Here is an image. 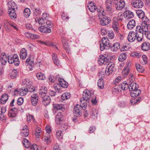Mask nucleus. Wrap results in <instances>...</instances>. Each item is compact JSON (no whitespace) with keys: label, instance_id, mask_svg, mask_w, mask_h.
Listing matches in <instances>:
<instances>
[{"label":"nucleus","instance_id":"obj_21","mask_svg":"<svg viewBox=\"0 0 150 150\" xmlns=\"http://www.w3.org/2000/svg\"><path fill=\"white\" fill-rule=\"evenodd\" d=\"M27 54L26 50L23 48L21 50L20 54V57L22 59L26 58Z\"/></svg>","mask_w":150,"mask_h":150},{"label":"nucleus","instance_id":"obj_57","mask_svg":"<svg viewBox=\"0 0 150 150\" xmlns=\"http://www.w3.org/2000/svg\"><path fill=\"white\" fill-rule=\"evenodd\" d=\"M91 102L93 104H96L97 102V101L96 100V97L95 96H93L91 98Z\"/></svg>","mask_w":150,"mask_h":150},{"label":"nucleus","instance_id":"obj_14","mask_svg":"<svg viewBox=\"0 0 150 150\" xmlns=\"http://www.w3.org/2000/svg\"><path fill=\"white\" fill-rule=\"evenodd\" d=\"M4 23L5 25L7 27H8V28L10 27H12L14 29L17 30H18V29L16 26V24L14 23L11 22H8L7 20H5L4 21Z\"/></svg>","mask_w":150,"mask_h":150},{"label":"nucleus","instance_id":"obj_22","mask_svg":"<svg viewBox=\"0 0 150 150\" xmlns=\"http://www.w3.org/2000/svg\"><path fill=\"white\" fill-rule=\"evenodd\" d=\"M124 15L128 18H132L134 17V13L132 11L129 10L125 11Z\"/></svg>","mask_w":150,"mask_h":150},{"label":"nucleus","instance_id":"obj_28","mask_svg":"<svg viewBox=\"0 0 150 150\" xmlns=\"http://www.w3.org/2000/svg\"><path fill=\"white\" fill-rule=\"evenodd\" d=\"M135 25V21L132 19L129 22L127 25V28L128 29L131 30Z\"/></svg>","mask_w":150,"mask_h":150},{"label":"nucleus","instance_id":"obj_26","mask_svg":"<svg viewBox=\"0 0 150 150\" xmlns=\"http://www.w3.org/2000/svg\"><path fill=\"white\" fill-rule=\"evenodd\" d=\"M142 49L144 51H147L150 49V44L149 42H144L141 46Z\"/></svg>","mask_w":150,"mask_h":150},{"label":"nucleus","instance_id":"obj_17","mask_svg":"<svg viewBox=\"0 0 150 150\" xmlns=\"http://www.w3.org/2000/svg\"><path fill=\"white\" fill-rule=\"evenodd\" d=\"M14 92L15 93H16V94L19 93L20 96H24L27 94V92L26 90V88H22L20 89L19 91L17 89L15 90Z\"/></svg>","mask_w":150,"mask_h":150},{"label":"nucleus","instance_id":"obj_2","mask_svg":"<svg viewBox=\"0 0 150 150\" xmlns=\"http://www.w3.org/2000/svg\"><path fill=\"white\" fill-rule=\"evenodd\" d=\"M47 92V88L45 87H44L42 91L40 90L39 92L40 96L42 98V103L45 106L49 105L51 101L50 98L49 96L46 95Z\"/></svg>","mask_w":150,"mask_h":150},{"label":"nucleus","instance_id":"obj_1","mask_svg":"<svg viewBox=\"0 0 150 150\" xmlns=\"http://www.w3.org/2000/svg\"><path fill=\"white\" fill-rule=\"evenodd\" d=\"M144 23H142L141 26L138 25L137 26L135 30L136 38L138 41L139 42L142 41L143 35L147 33V28L144 27Z\"/></svg>","mask_w":150,"mask_h":150},{"label":"nucleus","instance_id":"obj_8","mask_svg":"<svg viewBox=\"0 0 150 150\" xmlns=\"http://www.w3.org/2000/svg\"><path fill=\"white\" fill-rule=\"evenodd\" d=\"M114 69V65L112 63H108L106 67L105 70V74L107 75H109L112 73Z\"/></svg>","mask_w":150,"mask_h":150},{"label":"nucleus","instance_id":"obj_7","mask_svg":"<svg viewBox=\"0 0 150 150\" xmlns=\"http://www.w3.org/2000/svg\"><path fill=\"white\" fill-rule=\"evenodd\" d=\"M81 106L79 104H77L74 108V117L73 119L74 121L76 119V117H80L81 115V112H80V109L81 108Z\"/></svg>","mask_w":150,"mask_h":150},{"label":"nucleus","instance_id":"obj_50","mask_svg":"<svg viewBox=\"0 0 150 150\" xmlns=\"http://www.w3.org/2000/svg\"><path fill=\"white\" fill-rule=\"evenodd\" d=\"M23 102V99L21 97L18 99L17 100V104L18 105H21Z\"/></svg>","mask_w":150,"mask_h":150},{"label":"nucleus","instance_id":"obj_52","mask_svg":"<svg viewBox=\"0 0 150 150\" xmlns=\"http://www.w3.org/2000/svg\"><path fill=\"white\" fill-rule=\"evenodd\" d=\"M14 64L16 66H18L19 64V61L18 58H14Z\"/></svg>","mask_w":150,"mask_h":150},{"label":"nucleus","instance_id":"obj_63","mask_svg":"<svg viewBox=\"0 0 150 150\" xmlns=\"http://www.w3.org/2000/svg\"><path fill=\"white\" fill-rule=\"evenodd\" d=\"M61 17L64 20H68L69 18V17L68 16H66V14L64 13H63L62 14Z\"/></svg>","mask_w":150,"mask_h":150},{"label":"nucleus","instance_id":"obj_64","mask_svg":"<svg viewBox=\"0 0 150 150\" xmlns=\"http://www.w3.org/2000/svg\"><path fill=\"white\" fill-rule=\"evenodd\" d=\"M49 15L47 13H44L42 15V17L43 18H44L45 20L47 19L49 17Z\"/></svg>","mask_w":150,"mask_h":150},{"label":"nucleus","instance_id":"obj_33","mask_svg":"<svg viewBox=\"0 0 150 150\" xmlns=\"http://www.w3.org/2000/svg\"><path fill=\"white\" fill-rule=\"evenodd\" d=\"M23 143L25 147L28 148L30 147V144L27 139L24 138L23 140Z\"/></svg>","mask_w":150,"mask_h":150},{"label":"nucleus","instance_id":"obj_40","mask_svg":"<svg viewBox=\"0 0 150 150\" xmlns=\"http://www.w3.org/2000/svg\"><path fill=\"white\" fill-rule=\"evenodd\" d=\"M53 106L54 108L57 110H62L63 106L62 104H54Z\"/></svg>","mask_w":150,"mask_h":150},{"label":"nucleus","instance_id":"obj_13","mask_svg":"<svg viewBox=\"0 0 150 150\" xmlns=\"http://www.w3.org/2000/svg\"><path fill=\"white\" fill-rule=\"evenodd\" d=\"M1 62L2 65H5L8 61V57L5 53H3L1 56Z\"/></svg>","mask_w":150,"mask_h":150},{"label":"nucleus","instance_id":"obj_48","mask_svg":"<svg viewBox=\"0 0 150 150\" xmlns=\"http://www.w3.org/2000/svg\"><path fill=\"white\" fill-rule=\"evenodd\" d=\"M27 120L28 122H30L32 120L33 121H34L35 120V119L34 117L33 116L31 115H29L27 116Z\"/></svg>","mask_w":150,"mask_h":150},{"label":"nucleus","instance_id":"obj_44","mask_svg":"<svg viewBox=\"0 0 150 150\" xmlns=\"http://www.w3.org/2000/svg\"><path fill=\"white\" fill-rule=\"evenodd\" d=\"M21 134L23 137H27L29 135V130L28 129L26 130H22L21 132Z\"/></svg>","mask_w":150,"mask_h":150},{"label":"nucleus","instance_id":"obj_20","mask_svg":"<svg viewBox=\"0 0 150 150\" xmlns=\"http://www.w3.org/2000/svg\"><path fill=\"white\" fill-rule=\"evenodd\" d=\"M0 99V104H4L5 103L8 99V96L6 94H2Z\"/></svg>","mask_w":150,"mask_h":150},{"label":"nucleus","instance_id":"obj_47","mask_svg":"<svg viewBox=\"0 0 150 150\" xmlns=\"http://www.w3.org/2000/svg\"><path fill=\"white\" fill-rule=\"evenodd\" d=\"M8 61L9 63L12 64L14 63V58L10 56H8Z\"/></svg>","mask_w":150,"mask_h":150},{"label":"nucleus","instance_id":"obj_60","mask_svg":"<svg viewBox=\"0 0 150 150\" xmlns=\"http://www.w3.org/2000/svg\"><path fill=\"white\" fill-rule=\"evenodd\" d=\"M37 147V146L36 144H33V145H30L29 148H30V150H35L36 148L38 150Z\"/></svg>","mask_w":150,"mask_h":150},{"label":"nucleus","instance_id":"obj_11","mask_svg":"<svg viewBox=\"0 0 150 150\" xmlns=\"http://www.w3.org/2000/svg\"><path fill=\"white\" fill-rule=\"evenodd\" d=\"M110 18L108 17L104 16L102 18L100 21V24L101 25L105 26L108 24L110 21Z\"/></svg>","mask_w":150,"mask_h":150},{"label":"nucleus","instance_id":"obj_19","mask_svg":"<svg viewBox=\"0 0 150 150\" xmlns=\"http://www.w3.org/2000/svg\"><path fill=\"white\" fill-rule=\"evenodd\" d=\"M58 81L59 82V85L64 88H67L68 86V84L67 82L64 81L63 79L59 78Z\"/></svg>","mask_w":150,"mask_h":150},{"label":"nucleus","instance_id":"obj_5","mask_svg":"<svg viewBox=\"0 0 150 150\" xmlns=\"http://www.w3.org/2000/svg\"><path fill=\"white\" fill-rule=\"evenodd\" d=\"M91 97V94L88 90H85L83 92V97L81 99L80 101L82 103L84 104V101L89 100Z\"/></svg>","mask_w":150,"mask_h":150},{"label":"nucleus","instance_id":"obj_23","mask_svg":"<svg viewBox=\"0 0 150 150\" xmlns=\"http://www.w3.org/2000/svg\"><path fill=\"white\" fill-rule=\"evenodd\" d=\"M138 85L135 83H131L129 85V90L131 92L137 89Z\"/></svg>","mask_w":150,"mask_h":150},{"label":"nucleus","instance_id":"obj_30","mask_svg":"<svg viewBox=\"0 0 150 150\" xmlns=\"http://www.w3.org/2000/svg\"><path fill=\"white\" fill-rule=\"evenodd\" d=\"M136 13L139 18H143L145 16L144 12L142 10L138 9L136 10Z\"/></svg>","mask_w":150,"mask_h":150},{"label":"nucleus","instance_id":"obj_54","mask_svg":"<svg viewBox=\"0 0 150 150\" xmlns=\"http://www.w3.org/2000/svg\"><path fill=\"white\" fill-rule=\"evenodd\" d=\"M108 36L110 39H112L114 37V33L111 32H109Z\"/></svg>","mask_w":150,"mask_h":150},{"label":"nucleus","instance_id":"obj_6","mask_svg":"<svg viewBox=\"0 0 150 150\" xmlns=\"http://www.w3.org/2000/svg\"><path fill=\"white\" fill-rule=\"evenodd\" d=\"M142 23H144V27L147 28V33L146 34H144L145 35H146V37L147 39L150 40V31L149 32V29L150 28V22L149 21V19L147 18H146V20L142 22Z\"/></svg>","mask_w":150,"mask_h":150},{"label":"nucleus","instance_id":"obj_32","mask_svg":"<svg viewBox=\"0 0 150 150\" xmlns=\"http://www.w3.org/2000/svg\"><path fill=\"white\" fill-rule=\"evenodd\" d=\"M17 113L14 111V109L11 108L10 110L8 113V115L10 117L13 118L16 116Z\"/></svg>","mask_w":150,"mask_h":150},{"label":"nucleus","instance_id":"obj_37","mask_svg":"<svg viewBox=\"0 0 150 150\" xmlns=\"http://www.w3.org/2000/svg\"><path fill=\"white\" fill-rule=\"evenodd\" d=\"M136 67L137 70L140 72H143L144 70V67L141 66L139 64H136Z\"/></svg>","mask_w":150,"mask_h":150},{"label":"nucleus","instance_id":"obj_10","mask_svg":"<svg viewBox=\"0 0 150 150\" xmlns=\"http://www.w3.org/2000/svg\"><path fill=\"white\" fill-rule=\"evenodd\" d=\"M125 5V2L122 0H120L115 4V7L116 9L119 10H122Z\"/></svg>","mask_w":150,"mask_h":150},{"label":"nucleus","instance_id":"obj_29","mask_svg":"<svg viewBox=\"0 0 150 150\" xmlns=\"http://www.w3.org/2000/svg\"><path fill=\"white\" fill-rule=\"evenodd\" d=\"M8 4L9 9H10L11 10H15L16 9H17V6L14 2H8Z\"/></svg>","mask_w":150,"mask_h":150},{"label":"nucleus","instance_id":"obj_12","mask_svg":"<svg viewBox=\"0 0 150 150\" xmlns=\"http://www.w3.org/2000/svg\"><path fill=\"white\" fill-rule=\"evenodd\" d=\"M135 32L132 31L130 32L128 34L127 39L130 42L133 41L136 39Z\"/></svg>","mask_w":150,"mask_h":150},{"label":"nucleus","instance_id":"obj_49","mask_svg":"<svg viewBox=\"0 0 150 150\" xmlns=\"http://www.w3.org/2000/svg\"><path fill=\"white\" fill-rule=\"evenodd\" d=\"M31 100L32 105L33 106H35L37 105L38 99H31Z\"/></svg>","mask_w":150,"mask_h":150},{"label":"nucleus","instance_id":"obj_59","mask_svg":"<svg viewBox=\"0 0 150 150\" xmlns=\"http://www.w3.org/2000/svg\"><path fill=\"white\" fill-rule=\"evenodd\" d=\"M31 99H38V96L37 94H33L31 96Z\"/></svg>","mask_w":150,"mask_h":150},{"label":"nucleus","instance_id":"obj_58","mask_svg":"<svg viewBox=\"0 0 150 150\" xmlns=\"http://www.w3.org/2000/svg\"><path fill=\"white\" fill-rule=\"evenodd\" d=\"M129 79L130 81L133 82L135 81V78L134 76H133L132 74H130L129 75Z\"/></svg>","mask_w":150,"mask_h":150},{"label":"nucleus","instance_id":"obj_31","mask_svg":"<svg viewBox=\"0 0 150 150\" xmlns=\"http://www.w3.org/2000/svg\"><path fill=\"white\" fill-rule=\"evenodd\" d=\"M127 58V54L125 52H123L119 57L118 60L121 62H123Z\"/></svg>","mask_w":150,"mask_h":150},{"label":"nucleus","instance_id":"obj_25","mask_svg":"<svg viewBox=\"0 0 150 150\" xmlns=\"http://www.w3.org/2000/svg\"><path fill=\"white\" fill-rule=\"evenodd\" d=\"M141 93V91L138 88L131 92L130 95L132 97L137 96L139 95Z\"/></svg>","mask_w":150,"mask_h":150},{"label":"nucleus","instance_id":"obj_61","mask_svg":"<svg viewBox=\"0 0 150 150\" xmlns=\"http://www.w3.org/2000/svg\"><path fill=\"white\" fill-rule=\"evenodd\" d=\"M129 49V47H127V46H123L121 48L120 51L122 52L125 51H127V50H128Z\"/></svg>","mask_w":150,"mask_h":150},{"label":"nucleus","instance_id":"obj_51","mask_svg":"<svg viewBox=\"0 0 150 150\" xmlns=\"http://www.w3.org/2000/svg\"><path fill=\"white\" fill-rule=\"evenodd\" d=\"M112 28L117 27L119 26V24L117 20V21H114L112 25Z\"/></svg>","mask_w":150,"mask_h":150},{"label":"nucleus","instance_id":"obj_34","mask_svg":"<svg viewBox=\"0 0 150 150\" xmlns=\"http://www.w3.org/2000/svg\"><path fill=\"white\" fill-rule=\"evenodd\" d=\"M52 57L54 64L55 65L58 66V65L59 64V61L57 57L56 54L55 53H53Z\"/></svg>","mask_w":150,"mask_h":150},{"label":"nucleus","instance_id":"obj_62","mask_svg":"<svg viewBox=\"0 0 150 150\" xmlns=\"http://www.w3.org/2000/svg\"><path fill=\"white\" fill-rule=\"evenodd\" d=\"M61 133L62 132L61 131L59 130L56 133V136L58 139L62 138V137H60Z\"/></svg>","mask_w":150,"mask_h":150},{"label":"nucleus","instance_id":"obj_4","mask_svg":"<svg viewBox=\"0 0 150 150\" xmlns=\"http://www.w3.org/2000/svg\"><path fill=\"white\" fill-rule=\"evenodd\" d=\"M88 7L89 10L91 12H94L97 11L99 13L102 10V8L100 6H96L93 3L91 2L88 4Z\"/></svg>","mask_w":150,"mask_h":150},{"label":"nucleus","instance_id":"obj_38","mask_svg":"<svg viewBox=\"0 0 150 150\" xmlns=\"http://www.w3.org/2000/svg\"><path fill=\"white\" fill-rule=\"evenodd\" d=\"M24 16L26 18L28 17L30 14V9L28 8H25L24 11L23 12Z\"/></svg>","mask_w":150,"mask_h":150},{"label":"nucleus","instance_id":"obj_15","mask_svg":"<svg viewBox=\"0 0 150 150\" xmlns=\"http://www.w3.org/2000/svg\"><path fill=\"white\" fill-rule=\"evenodd\" d=\"M64 119V115L61 112H59L56 116V121L58 122V123H60V122H62Z\"/></svg>","mask_w":150,"mask_h":150},{"label":"nucleus","instance_id":"obj_35","mask_svg":"<svg viewBox=\"0 0 150 150\" xmlns=\"http://www.w3.org/2000/svg\"><path fill=\"white\" fill-rule=\"evenodd\" d=\"M121 88L124 90L129 89V85L125 81L122 82L121 84Z\"/></svg>","mask_w":150,"mask_h":150},{"label":"nucleus","instance_id":"obj_24","mask_svg":"<svg viewBox=\"0 0 150 150\" xmlns=\"http://www.w3.org/2000/svg\"><path fill=\"white\" fill-rule=\"evenodd\" d=\"M8 12L9 13V16L11 19H13L16 18V14L15 13V10L8 9Z\"/></svg>","mask_w":150,"mask_h":150},{"label":"nucleus","instance_id":"obj_9","mask_svg":"<svg viewBox=\"0 0 150 150\" xmlns=\"http://www.w3.org/2000/svg\"><path fill=\"white\" fill-rule=\"evenodd\" d=\"M133 6L136 8H142L143 6V2L140 0H133L131 2Z\"/></svg>","mask_w":150,"mask_h":150},{"label":"nucleus","instance_id":"obj_16","mask_svg":"<svg viewBox=\"0 0 150 150\" xmlns=\"http://www.w3.org/2000/svg\"><path fill=\"white\" fill-rule=\"evenodd\" d=\"M99 59V61L102 64L104 65L107 64L108 62V59L103 55H100Z\"/></svg>","mask_w":150,"mask_h":150},{"label":"nucleus","instance_id":"obj_41","mask_svg":"<svg viewBox=\"0 0 150 150\" xmlns=\"http://www.w3.org/2000/svg\"><path fill=\"white\" fill-rule=\"evenodd\" d=\"M70 97V95L69 93H66L62 94V98L63 100L67 99L69 98Z\"/></svg>","mask_w":150,"mask_h":150},{"label":"nucleus","instance_id":"obj_3","mask_svg":"<svg viewBox=\"0 0 150 150\" xmlns=\"http://www.w3.org/2000/svg\"><path fill=\"white\" fill-rule=\"evenodd\" d=\"M100 49L101 51L104 50H108L111 46L110 41L107 38H103L100 43Z\"/></svg>","mask_w":150,"mask_h":150},{"label":"nucleus","instance_id":"obj_46","mask_svg":"<svg viewBox=\"0 0 150 150\" xmlns=\"http://www.w3.org/2000/svg\"><path fill=\"white\" fill-rule=\"evenodd\" d=\"M57 77L51 75L49 76V79L51 82L54 83L57 80Z\"/></svg>","mask_w":150,"mask_h":150},{"label":"nucleus","instance_id":"obj_18","mask_svg":"<svg viewBox=\"0 0 150 150\" xmlns=\"http://www.w3.org/2000/svg\"><path fill=\"white\" fill-rule=\"evenodd\" d=\"M39 30L42 32L50 33L51 30V29L49 28H48L44 26H41L38 28Z\"/></svg>","mask_w":150,"mask_h":150},{"label":"nucleus","instance_id":"obj_55","mask_svg":"<svg viewBox=\"0 0 150 150\" xmlns=\"http://www.w3.org/2000/svg\"><path fill=\"white\" fill-rule=\"evenodd\" d=\"M142 59L144 61V62H142V64H145L147 63V58L146 56L145 55H143L142 56Z\"/></svg>","mask_w":150,"mask_h":150},{"label":"nucleus","instance_id":"obj_56","mask_svg":"<svg viewBox=\"0 0 150 150\" xmlns=\"http://www.w3.org/2000/svg\"><path fill=\"white\" fill-rule=\"evenodd\" d=\"M63 47L64 48V49L67 52L69 53L70 52V50L69 47L68 45L63 46Z\"/></svg>","mask_w":150,"mask_h":150},{"label":"nucleus","instance_id":"obj_53","mask_svg":"<svg viewBox=\"0 0 150 150\" xmlns=\"http://www.w3.org/2000/svg\"><path fill=\"white\" fill-rule=\"evenodd\" d=\"M46 21H45V20L43 18H41L39 19L38 20V22L39 24L40 25H42L43 23H45V22Z\"/></svg>","mask_w":150,"mask_h":150},{"label":"nucleus","instance_id":"obj_42","mask_svg":"<svg viewBox=\"0 0 150 150\" xmlns=\"http://www.w3.org/2000/svg\"><path fill=\"white\" fill-rule=\"evenodd\" d=\"M18 74V72L16 70H13L11 73L10 77L12 79H13L16 78Z\"/></svg>","mask_w":150,"mask_h":150},{"label":"nucleus","instance_id":"obj_27","mask_svg":"<svg viewBox=\"0 0 150 150\" xmlns=\"http://www.w3.org/2000/svg\"><path fill=\"white\" fill-rule=\"evenodd\" d=\"M105 5L107 10L111 11L112 7V1L110 0H107L105 2Z\"/></svg>","mask_w":150,"mask_h":150},{"label":"nucleus","instance_id":"obj_36","mask_svg":"<svg viewBox=\"0 0 150 150\" xmlns=\"http://www.w3.org/2000/svg\"><path fill=\"white\" fill-rule=\"evenodd\" d=\"M98 87L100 89H102L104 87V82L103 79H100L98 82Z\"/></svg>","mask_w":150,"mask_h":150},{"label":"nucleus","instance_id":"obj_39","mask_svg":"<svg viewBox=\"0 0 150 150\" xmlns=\"http://www.w3.org/2000/svg\"><path fill=\"white\" fill-rule=\"evenodd\" d=\"M130 69L129 68L125 67L122 71V74L125 77L128 75L130 71Z\"/></svg>","mask_w":150,"mask_h":150},{"label":"nucleus","instance_id":"obj_45","mask_svg":"<svg viewBox=\"0 0 150 150\" xmlns=\"http://www.w3.org/2000/svg\"><path fill=\"white\" fill-rule=\"evenodd\" d=\"M35 90V88L34 86L32 85H31L26 88V90L27 91V92H32L34 91Z\"/></svg>","mask_w":150,"mask_h":150},{"label":"nucleus","instance_id":"obj_43","mask_svg":"<svg viewBox=\"0 0 150 150\" xmlns=\"http://www.w3.org/2000/svg\"><path fill=\"white\" fill-rule=\"evenodd\" d=\"M36 76L38 79L40 80H44L45 77L44 75L42 73H37Z\"/></svg>","mask_w":150,"mask_h":150}]
</instances>
